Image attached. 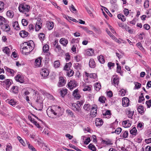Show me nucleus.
<instances>
[{
  "mask_svg": "<svg viewBox=\"0 0 151 151\" xmlns=\"http://www.w3.org/2000/svg\"><path fill=\"white\" fill-rule=\"evenodd\" d=\"M34 46V42L32 40L24 42L21 46L22 53L25 55L29 53L33 50Z\"/></svg>",
  "mask_w": 151,
  "mask_h": 151,
  "instance_id": "obj_1",
  "label": "nucleus"
},
{
  "mask_svg": "<svg viewBox=\"0 0 151 151\" xmlns=\"http://www.w3.org/2000/svg\"><path fill=\"white\" fill-rule=\"evenodd\" d=\"M60 107L59 106H52L49 107L47 109V112L48 115L51 114H53L54 115L60 114ZM49 116V115H48Z\"/></svg>",
  "mask_w": 151,
  "mask_h": 151,
  "instance_id": "obj_2",
  "label": "nucleus"
},
{
  "mask_svg": "<svg viewBox=\"0 0 151 151\" xmlns=\"http://www.w3.org/2000/svg\"><path fill=\"white\" fill-rule=\"evenodd\" d=\"M84 100H82L77 101L76 104H71V109L76 113L80 112V107L84 103Z\"/></svg>",
  "mask_w": 151,
  "mask_h": 151,
  "instance_id": "obj_3",
  "label": "nucleus"
},
{
  "mask_svg": "<svg viewBox=\"0 0 151 151\" xmlns=\"http://www.w3.org/2000/svg\"><path fill=\"white\" fill-rule=\"evenodd\" d=\"M12 81L11 79H6L0 81V84L5 88L8 90L12 84Z\"/></svg>",
  "mask_w": 151,
  "mask_h": 151,
  "instance_id": "obj_4",
  "label": "nucleus"
},
{
  "mask_svg": "<svg viewBox=\"0 0 151 151\" xmlns=\"http://www.w3.org/2000/svg\"><path fill=\"white\" fill-rule=\"evenodd\" d=\"M30 8L29 6L26 4H21L18 7L19 9L20 12L23 13L24 12L25 14V12H29Z\"/></svg>",
  "mask_w": 151,
  "mask_h": 151,
  "instance_id": "obj_5",
  "label": "nucleus"
},
{
  "mask_svg": "<svg viewBox=\"0 0 151 151\" xmlns=\"http://www.w3.org/2000/svg\"><path fill=\"white\" fill-rule=\"evenodd\" d=\"M77 84V82L75 80H72L68 83V88L71 90L76 86Z\"/></svg>",
  "mask_w": 151,
  "mask_h": 151,
  "instance_id": "obj_6",
  "label": "nucleus"
},
{
  "mask_svg": "<svg viewBox=\"0 0 151 151\" xmlns=\"http://www.w3.org/2000/svg\"><path fill=\"white\" fill-rule=\"evenodd\" d=\"M7 24L4 23L0 24V27L1 29L6 32L9 31L10 29V27Z\"/></svg>",
  "mask_w": 151,
  "mask_h": 151,
  "instance_id": "obj_7",
  "label": "nucleus"
},
{
  "mask_svg": "<svg viewBox=\"0 0 151 151\" xmlns=\"http://www.w3.org/2000/svg\"><path fill=\"white\" fill-rule=\"evenodd\" d=\"M66 81L62 77H60L59 78L58 86L59 87L63 86L66 83Z\"/></svg>",
  "mask_w": 151,
  "mask_h": 151,
  "instance_id": "obj_8",
  "label": "nucleus"
},
{
  "mask_svg": "<svg viewBox=\"0 0 151 151\" xmlns=\"http://www.w3.org/2000/svg\"><path fill=\"white\" fill-rule=\"evenodd\" d=\"M122 104L123 106L126 107L129 105V100L127 97H124L122 99Z\"/></svg>",
  "mask_w": 151,
  "mask_h": 151,
  "instance_id": "obj_9",
  "label": "nucleus"
},
{
  "mask_svg": "<svg viewBox=\"0 0 151 151\" xmlns=\"http://www.w3.org/2000/svg\"><path fill=\"white\" fill-rule=\"evenodd\" d=\"M41 58L39 57L35 60L34 65L35 67L38 68L41 67Z\"/></svg>",
  "mask_w": 151,
  "mask_h": 151,
  "instance_id": "obj_10",
  "label": "nucleus"
},
{
  "mask_svg": "<svg viewBox=\"0 0 151 151\" xmlns=\"http://www.w3.org/2000/svg\"><path fill=\"white\" fill-rule=\"evenodd\" d=\"M91 115L93 118L95 117L96 115L97 109L96 107H92L91 108Z\"/></svg>",
  "mask_w": 151,
  "mask_h": 151,
  "instance_id": "obj_11",
  "label": "nucleus"
},
{
  "mask_svg": "<svg viewBox=\"0 0 151 151\" xmlns=\"http://www.w3.org/2000/svg\"><path fill=\"white\" fill-rule=\"evenodd\" d=\"M41 76L45 77L47 76L49 74V71L48 70L46 69H42L40 72Z\"/></svg>",
  "mask_w": 151,
  "mask_h": 151,
  "instance_id": "obj_12",
  "label": "nucleus"
},
{
  "mask_svg": "<svg viewBox=\"0 0 151 151\" xmlns=\"http://www.w3.org/2000/svg\"><path fill=\"white\" fill-rule=\"evenodd\" d=\"M126 112L128 117L132 118V116L134 113V111H132L130 109L128 108L126 110Z\"/></svg>",
  "mask_w": 151,
  "mask_h": 151,
  "instance_id": "obj_13",
  "label": "nucleus"
},
{
  "mask_svg": "<svg viewBox=\"0 0 151 151\" xmlns=\"http://www.w3.org/2000/svg\"><path fill=\"white\" fill-rule=\"evenodd\" d=\"M85 75L87 77V78L89 77L91 78H93L95 79L96 78L97 75L96 74L94 73H89L86 72H85Z\"/></svg>",
  "mask_w": 151,
  "mask_h": 151,
  "instance_id": "obj_14",
  "label": "nucleus"
},
{
  "mask_svg": "<svg viewBox=\"0 0 151 151\" xmlns=\"http://www.w3.org/2000/svg\"><path fill=\"white\" fill-rule=\"evenodd\" d=\"M96 125L97 126H100L102 125L103 122L102 120L100 118H97L95 121Z\"/></svg>",
  "mask_w": 151,
  "mask_h": 151,
  "instance_id": "obj_15",
  "label": "nucleus"
},
{
  "mask_svg": "<svg viewBox=\"0 0 151 151\" xmlns=\"http://www.w3.org/2000/svg\"><path fill=\"white\" fill-rule=\"evenodd\" d=\"M73 95V96L77 99H79L81 97V96L79 93L78 90L77 89H76L74 91Z\"/></svg>",
  "mask_w": 151,
  "mask_h": 151,
  "instance_id": "obj_16",
  "label": "nucleus"
},
{
  "mask_svg": "<svg viewBox=\"0 0 151 151\" xmlns=\"http://www.w3.org/2000/svg\"><path fill=\"white\" fill-rule=\"evenodd\" d=\"M16 80L21 83H22L24 82V79L20 75L18 74L15 77Z\"/></svg>",
  "mask_w": 151,
  "mask_h": 151,
  "instance_id": "obj_17",
  "label": "nucleus"
},
{
  "mask_svg": "<svg viewBox=\"0 0 151 151\" xmlns=\"http://www.w3.org/2000/svg\"><path fill=\"white\" fill-rule=\"evenodd\" d=\"M47 28L49 30L52 29L54 27V23L52 22H47L46 24Z\"/></svg>",
  "mask_w": 151,
  "mask_h": 151,
  "instance_id": "obj_18",
  "label": "nucleus"
},
{
  "mask_svg": "<svg viewBox=\"0 0 151 151\" xmlns=\"http://www.w3.org/2000/svg\"><path fill=\"white\" fill-rule=\"evenodd\" d=\"M7 101L10 104L13 106H15L16 105L18 104L17 102L14 99H11L10 100H8Z\"/></svg>",
  "mask_w": 151,
  "mask_h": 151,
  "instance_id": "obj_19",
  "label": "nucleus"
},
{
  "mask_svg": "<svg viewBox=\"0 0 151 151\" xmlns=\"http://www.w3.org/2000/svg\"><path fill=\"white\" fill-rule=\"evenodd\" d=\"M89 65V67L92 68H94L95 67L96 64L93 59L91 58L90 60Z\"/></svg>",
  "mask_w": 151,
  "mask_h": 151,
  "instance_id": "obj_20",
  "label": "nucleus"
},
{
  "mask_svg": "<svg viewBox=\"0 0 151 151\" xmlns=\"http://www.w3.org/2000/svg\"><path fill=\"white\" fill-rule=\"evenodd\" d=\"M68 90L66 88H63L60 91V95L63 97L67 93Z\"/></svg>",
  "mask_w": 151,
  "mask_h": 151,
  "instance_id": "obj_21",
  "label": "nucleus"
},
{
  "mask_svg": "<svg viewBox=\"0 0 151 151\" xmlns=\"http://www.w3.org/2000/svg\"><path fill=\"white\" fill-rule=\"evenodd\" d=\"M60 42L63 46H66L68 43V41L65 38H62L60 39Z\"/></svg>",
  "mask_w": 151,
  "mask_h": 151,
  "instance_id": "obj_22",
  "label": "nucleus"
},
{
  "mask_svg": "<svg viewBox=\"0 0 151 151\" xmlns=\"http://www.w3.org/2000/svg\"><path fill=\"white\" fill-rule=\"evenodd\" d=\"M3 52L6 54L9 55L10 54V50L9 48L7 47H5L3 48Z\"/></svg>",
  "mask_w": 151,
  "mask_h": 151,
  "instance_id": "obj_23",
  "label": "nucleus"
},
{
  "mask_svg": "<svg viewBox=\"0 0 151 151\" xmlns=\"http://www.w3.org/2000/svg\"><path fill=\"white\" fill-rule=\"evenodd\" d=\"M19 35L22 37H25L28 36V33L25 31L22 30L20 32Z\"/></svg>",
  "mask_w": 151,
  "mask_h": 151,
  "instance_id": "obj_24",
  "label": "nucleus"
},
{
  "mask_svg": "<svg viewBox=\"0 0 151 151\" xmlns=\"http://www.w3.org/2000/svg\"><path fill=\"white\" fill-rule=\"evenodd\" d=\"M94 51L92 48L87 49L86 51V54L88 56H92L93 54Z\"/></svg>",
  "mask_w": 151,
  "mask_h": 151,
  "instance_id": "obj_25",
  "label": "nucleus"
},
{
  "mask_svg": "<svg viewBox=\"0 0 151 151\" xmlns=\"http://www.w3.org/2000/svg\"><path fill=\"white\" fill-rule=\"evenodd\" d=\"M123 125L125 127H127L131 125V124L128 120L125 121L123 122Z\"/></svg>",
  "mask_w": 151,
  "mask_h": 151,
  "instance_id": "obj_26",
  "label": "nucleus"
},
{
  "mask_svg": "<svg viewBox=\"0 0 151 151\" xmlns=\"http://www.w3.org/2000/svg\"><path fill=\"white\" fill-rule=\"evenodd\" d=\"M32 91H33V92L34 93V94H35V96H37V99H36V101L37 102H40V101H39V100H40V97L39 96H39H38V92L37 91H35V90H33L32 89H31Z\"/></svg>",
  "mask_w": 151,
  "mask_h": 151,
  "instance_id": "obj_27",
  "label": "nucleus"
},
{
  "mask_svg": "<svg viewBox=\"0 0 151 151\" xmlns=\"http://www.w3.org/2000/svg\"><path fill=\"white\" fill-rule=\"evenodd\" d=\"M7 16L10 18H12L14 16L13 12L11 10L8 11L6 12Z\"/></svg>",
  "mask_w": 151,
  "mask_h": 151,
  "instance_id": "obj_28",
  "label": "nucleus"
},
{
  "mask_svg": "<svg viewBox=\"0 0 151 151\" xmlns=\"http://www.w3.org/2000/svg\"><path fill=\"white\" fill-rule=\"evenodd\" d=\"M94 88L97 91H99L101 88V86L100 83H96L94 85Z\"/></svg>",
  "mask_w": 151,
  "mask_h": 151,
  "instance_id": "obj_29",
  "label": "nucleus"
},
{
  "mask_svg": "<svg viewBox=\"0 0 151 151\" xmlns=\"http://www.w3.org/2000/svg\"><path fill=\"white\" fill-rule=\"evenodd\" d=\"M53 65L55 68H59L60 65L59 61L58 60L55 61L53 63Z\"/></svg>",
  "mask_w": 151,
  "mask_h": 151,
  "instance_id": "obj_30",
  "label": "nucleus"
},
{
  "mask_svg": "<svg viewBox=\"0 0 151 151\" xmlns=\"http://www.w3.org/2000/svg\"><path fill=\"white\" fill-rule=\"evenodd\" d=\"M71 63L70 62L66 63L64 67V69L66 70H69L71 66Z\"/></svg>",
  "mask_w": 151,
  "mask_h": 151,
  "instance_id": "obj_31",
  "label": "nucleus"
},
{
  "mask_svg": "<svg viewBox=\"0 0 151 151\" xmlns=\"http://www.w3.org/2000/svg\"><path fill=\"white\" fill-rule=\"evenodd\" d=\"M0 22H1L0 24H1L4 23H7L8 21L2 16H0Z\"/></svg>",
  "mask_w": 151,
  "mask_h": 151,
  "instance_id": "obj_32",
  "label": "nucleus"
},
{
  "mask_svg": "<svg viewBox=\"0 0 151 151\" xmlns=\"http://www.w3.org/2000/svg\"><path fill=\"white\" fill-rule=\"evenodd\" d=\"M137 131L135 127H133L130 131V134L133 135H136Z\"/></svg>",
  "mask_w": 151,
  "mask_h": 151,
  "instance_id": "obj_33",
  "label": "nucleus"
},
{
  "mask_svg": "<svg viewBox=\"0 0 151 151\" xmlns=\"http://www.w3.org/2000/svg\"><path fill=\"white\" fill-rule=\"evenodd\" d=\"M137 111L140 114H142L144 112V109L141 105H139L137 108Z\"/></svg>",
  "mask_w": 151,
  "mask_h": 151,
  "instance_id": "obj_34",
  "label": "nucleus"
},
{
  "mask_svg": "<svg viewBox=\"0 0 151 151\" xmlns=\"http://www.w3.org/2000/svg\"><path fill=\"white\" fill-rule=\"evenodd\" d=\"M31 90V88H28L27 90H23L22 91H23V95L24 96H27V95H29V91Z\"/></svg>",
  "mask_w": 151,
  "mask_h": 151,
  "instance_id": "obj_35",
  "label": "nucleus"
},
{
  "mask_svg": "<svg viewBox=\"0 0 151 151\" xmlns=\"http://www.w3.org/2000/svg\"><path fill=\"white\" fill-rule=\"evenodd\" d=\"M67 71L66 72L67 75L68 77H71L74 74V72L71 69H69V70Z\"/></svg>",
  "mask_w": 151,
  "mask_h": 151,
  "instance_id": "obj_36",
  "label": "nucleus"
},
{
  "mask_svg": "<svg viewBox=\"0 0 151 151\" xmlns=\"http://www.w3.org/2000/svg\"><path fill=\"white\" fill-rule=\"evenodd\" d=\"M99 62L102 64L104 63L105 62V60L104 57L101 55L99 56L98 57Z\"/></svg>",
  "mask_w": 151,
  "mask_h": 151,
  "instance_id": "obj_37",
  "label": "nucleus"
},
{
  "mask_svg": "<svg viewBox=\"0 0 151 151\" xmlns=\"http://www.w3.org/2000/svg\"><path fill=\"white\" fill-rule=\"evenodd\" d=\"M119 83V78L117 76L113 78V83L114 85H118Z\"/></svg>",
  "mask_w": 151,
  "mask_h": 151,
  "instance_id": "obj_38",
  "label": "nucleus"
},
{
  "mask_svg": "<svg viewBox=\"0 0 151 151\" xmlns=\"http://www.w3.org/2000/svg\"><path fill=\"white\" fill-rule=\"evenodd\" d=\"M83 109L85 111H88L90 109V105L89 104H86L84 105Z\"/></svg>",
  "mask_w": 151,
  "mask_h": 151,
  "instance_id": "obj_39",
  "label": "nucleus"
},
{
  "mask_svg": "<svg viewBox=\"0 0 151 151\" xmlns=\"http://www.w3.org/2000/svg\"><path fill=\"white\" fill-rule=\"evenodd\" d=\"M18 87L17 86H13L12 87L11 90L12 91L15 93H16L18 92Z\"/></svg>",
  "mask_w": 151,
  "mask_h": 151,
  "instance_id": "obj_40",
  "label": "nucleus"
},
{
  "mask_svg": "<svg viewBox=\"0 0 151 151\" xmlns=\"http://www.w3.org/2000/svg\"><path fill=\"white\" fill-rule=\"evenodd\" d=\"M6 151H12V146L11 145V144L8 143L6 145Z\"/></svg>",
  "mask_w": 151,
  "mask_h": 151,
  "instance_id": "obj_41",
  "label": "nucleus"
},
{
  "mask_svg": "<svg viewBox=\"0 0 151 151\" xmlns=\"http://www.w3.org/2000/svg\"><path fill=\"white\" fill-rule=\"evenodd\" d=\"M117 17L119 19H120L122 22H124L126 20V19L123 15L119 14L118 15Z\"/></svg>",
  "mask_w": 151,
  "mask_h": 151,
  "instance_id": "obj_42",
  "label": "nucleus"
},
{
  "mask_svg": "<svg viewBox=\"0 0 151 151\" xmlns=\"http://www.w3.org/2000/svg\"><path fill=\"white\" fill-rule=\"evenodd\" d=\"M17 139L18 140H19V142H20L21 144L22 145L24 146L26 145V144L25 142L24 141V140L19 136H17Z\"/></svg>",
  "mask_w": 151,
  "mask_h": 151,
  "instance_id": "obj_43",
  "label": "nucleus"
},
{
  "mask_svg": "<svg viewBox=\"0 0 151 151\" xmlns=\"http://www.w3.org/2000/svg\"><path fill=\"white\" fill-rule=\"evenodd\" d=\"M49 49V46L47 45H45L43 47V50L44 52L48 51Z\"/></svg>",
  "mask_w": 151,
  "mask_h": 151,
  "instance_id": "obj_44",
  "label": "nucleus"
},
{
  "mask_svg": "<svg viewBox=\"0 0 151 151\" xmlns=\"http://www.w3.org/2000/svg\"><path fill=\"white\" fill-rule=\"evenodd\" d=\"M99 100L100 102L102 103H105V101L106 100V98L103 96H100L99 98Z\"/></svg>",
  "mask_w": 151,
  "mask_h": 151,
  "instance_id": "obj_45",
  "label": "nucleus"
},
{
  "mask_svg": "<svg viewBox=\"0 0 151 151\" xmlns=\"http://www.w3.org/2000/svg\"><path fill=\"white\" fill-rule=\"evenodd\" d=\"M88 148L93 151H96V149L94 145L91 144H90L88 146Z\"/></svg>",
  "mask_w": 151,
  "mask_h": 151,
  "instance_id": "obj_46",
  "label": "nucleus"
},
{
  "mask_svg": "<svg viewBox=\"0 0 151 151\" xmlns=\"http://www.w3.org/2000/svg\"><path fill=\"white\" fill-rule=\"evenodd\" d=\"M13 27L17 30H18L19 29V27L18 22H15L12 25Z\"/></svg>",
  "mask_w": 151,
  "mask_h": 151,
  "instance_id": "obj_47",
  "label": "nucleus"
},
{
  "mask_svg": "<svg viewBox=\"0 0 151 151\" xmlns=\"http://www.w3.org/2000/svg\"><path fill=\"white\" fill-rule=\"evenodd\" d=\"M4 3L0 1V12H2L4 9Z\"/></svg>",
  "mask_w": 151,
  "mask_h": 151,
  "instance_id": "obj_48",
  "label": "nucleus"
},
{
  "mask_svg": "<svg viewBox=\"0 0 151 151\" xmlns=\"http://www.w3.org/2000/svg\"><path fill=\"white\" fill-rule=\"evenodd\" d=\"M45 35L42 33H40L39 35V37L41 41L43 40L45 38Z\"/></svg>",
  "mask_w": 151,
  "mask_h": 151,
  "instance_id": "obj_49",
  "label": "nucleus"
},
{
  "mask_svg": "<svg viewBox=\"0 0 151 151\" xmlns=\"http://www.w3.org/2000/svg\"><path fill=\"white\" fill-rule=\"evenodd\" d=\"M69 9L71 12L74 13H76V10L75 8L73 5H71V6L69 7Z\"/></svg>",
  "mask_w": 151,
  "mask_h": 151,
  "instance_id": "obj_50",
  "label": "nucleus"
},
{
  "mask_svg": "<svg viewBox=\"0 0 151 151\" xmlns=\"http://www.w3.org/2000/svg\"><path fill=\"white\" fill-rule=\"evenodd\" d=\"M4 68L5 70H6L8 72L11 73V74L13 73L14 71L13 70L9 68H8L7 67H5Z\"/></svg>",
  "mask_w": 151,
  "mask_h": 151,
  "instance_id": "obj_51",
  "label": "nucleus"
},
{
  "mask_svg": "<svg viewBox=\"0 0 151 151\" xmlns=\"http://www.w3.org/2000/svg\"><path fill=\"white\" fill-rule=\"evenodd\" d=\"M122 131L121 128L118 127L117 128L115 131V132L117 134H119Z\"/></svg>",
  "mask_w": 151,
  "mask_h": 151,
  "instance_id": "obj_52",
  "label": "nucleus"
},
{
  "mask_svg": "<svg viewBox=\"0 0 151 151\" xmlns=\"http://www.w3.org/2000/svg\"><path fill=\"white\" fill-rule=\"evenodd\" d=\"M119 95L121 96H124L125 95V92L124 89H122L119 91Z\"/></svg>",
  "mask_w": 151,
  "mask_h": 151,
  "instance_id": "obj_53",
  "label": "nucleus"
},
{
  "mask_svg": "<svg viewBox=\"0 0 151 151\" xmlns=\"http://www.w3.org/2000/svg\"><path fill=\"white\" fill-rule=\"evenodd\" d=\"M149 6V1L148 0H145L144 3V6L145 8H147Z\"/></svg>",
  "mask_w": 151,
  "mask_h": 151,
  "instance_id": "obj_54",
  "label": "nucleus"
},
{
  "mask_svg": "<svg viewBox=\"0 0 151 151\" xmlns=\"http://www.w3.org/2000/svg\"><path fill=\"white\" fill-rule=\"evenodd\" d=\"M83 90L84 91H90L91 90V87L88 86H86Z\"/></svg>",
  "mask_w": 151,
  "mask_h": 151,
  "instance_id": "obj_55",
  "label": "nucleus"
},
{
  "mask_svg": "<svg viewBox=\"0 0 151 151\" xmlns=\"http://www.w3.org/2000/svg\"><path fill=\"white\" fill-rule=\"evenodd\" d=\"M128 135V132L127 131H125L123 134L122 137L124 138H127Z\"/></svg>",
  "mask_w": 151,
  "mask_h": 151,
  "instance_id": "obj_56",
  "label": "nucleus"
},
{
  "mask_svg": "<svg viewBox=\"0 0 151 151\" xmlns=\"http://www.w3.org/2000/svg\"><path fill=\"white\" fill-rule=\"evenodd\" d=\"M93 29L95 32L98 34H99L101 33V31L99 29H97L95 27H94Z\"/></svg>",
  "mask_w": 151,
  "mask_h": 151,
  "instance_id": "obj_57",
  "label": "nucleus"
},
{
  "mask_svg": "<svg viewBox=\"0 0 151 151\" xmlns=\"http://www.w3.org/2000/svg\"><path fill=\"white\" fill-rule=\"evenodd\" d=\"M137 128L139 129L140 130H141L143 128V126L142 123H138V124H137Z\"/></svg>",
  "mask_w": 151,
  "mask_h": 151,
  "instance_id": "obj_58",
  "label": "nucleus"
},
{
  "mask_svg": "<svg viewBox=\"0 0 151 151\" xmlns=\"http://www.w3.org/2000/svg\"><path fill=\"white\" fill-rule=\"evenodd\" d=\"M22 23L24 26H26L27 24V21L25 19H23L22 20Z\"/></svg>",
  "mask_w": 151,
  "mask_h": 151,
  "instance_id": "obj_59",
  "label": "nucleus"
},
{
  "mask_svg": "<svg viewBox=\"0 0 151 151\" xmlns=\"http://www.w3.org/2000/svg\"><path fill=\"white\" fill-rule=\"evenodd\" d=\"M42 25L36 24L35 26V30L36 31H38L41 28Z\"/></svg>",
  "mask_w": 151,
  "mask_h": 151,
  "instance_id": "obj_60",
  "label": "nucleus"
},
{
  "mask_svg": "<svg viewBox=\"0 0 151 151\" xmlns=\"http://www.w3.org/2000/svg\"><path fill=\"white\" fill-rule=\"evenodd\" d=\"M114 64L111 62H109L108 63V66L110 69H111V67H114Z\"/></svg>",
  "mask_w": 151,
  "mask_h": 151,
  "instance_id": "obj_61",
  "label": "nucleus"
},
{
  "mask_svg": "<svg viewBox=\"0 0 151 151\" xmlns=\"http://www.w3.org/2000/svg\"><path fill=\"white\" fill-rule=\"evenodd\" d=\"M135 85L136 88H137L138 89L140 88L141 87V84L137 82H135Z\"/></svg>",
  "mask_w": 151,
  "mask_h": 151,
  "instance_id": "obj_62",
  "label": "nucleus"
},
{
  "mask_svg": "<svg viewBox=\"0 0 151 151\" xmlns=\"http://www.w3.org/2000/svg\"><path fill=\"white\" fill-rule=\"evenodd\" d=\"M146 104L147 105V107L150 108L151 106V99L146 101Z\"/></svg>",
  "mask_w": 151,
  "mask_h": 151,
  "instance_id": "obj_63",
  "label": "nucleus"
},
{
  "mask_svg": "<svg viewBox=\"0 0 151 151\" xmlns=\"http://www.w3.org/2000/svg\"><path fill=\"white\" fill-rule=\"evenodd\" d=\"M143 27L145 29L147 30H149L150 28V25L147 24H144L143 26Z\"/></svg>",
  "mask_w": 151,
  "mask_h": 151,
  "instance_id": "obj_64",
  "label": "nucleus"
}]
</instances>
